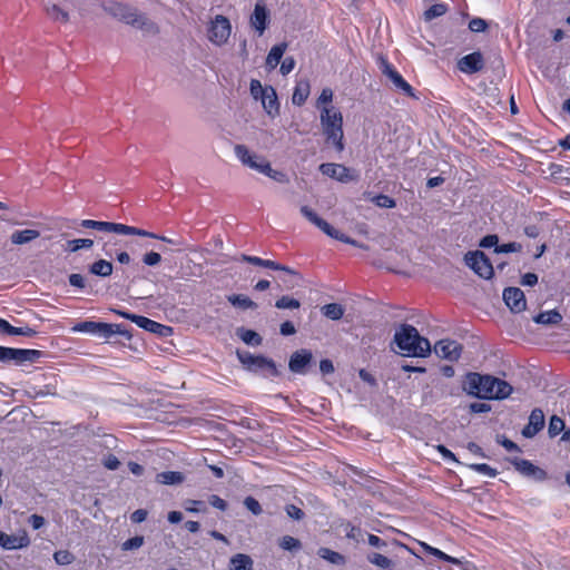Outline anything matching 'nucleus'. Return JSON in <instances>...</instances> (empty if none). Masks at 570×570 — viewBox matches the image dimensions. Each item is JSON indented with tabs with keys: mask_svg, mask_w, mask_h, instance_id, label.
<instances>
[{
	"mask_svg": "<svg viewBox=\"0 0 570 570\" xmlns=\"http://www.w3.org/2000/svg\"><path fill=\"white\" fill-rule=\"evenodd\" d=\"M463 390L469 395L483 400H502L512 393V386L507 381L475 372L466 374Z\"/></svg>",
	"mask_w": 570,
	"mask_h": 570,
	"instance_id": "obj_1",
	"label": "nucleus"
},
{
	"mask_svg": "<svg viewBox=\"0 0 570 570\" xmlns=\"http://www.w3.org/2000/svg\"><path fill=\"white\" fill-rule=\"evenodd\" d=\"M394 342L405 356L425 357L431 352L430 341L410 324H402L394 334Z\"/></svg>",
	"mask_w": 570,
	"mask_h": 570,
	"instance_id": "obj_2",
	"label": "nucleus"
},
{
	"mask_svg": "<svg viewBox=\"0 0 570 570\" xmlns=\"http://www.w3.org/2000/svg\"><path fill=\"white\" fill-rule=\"evenodd\" d=\"M320 119L326 142L332 144L338 153L343 151L344 134L342 112L333 106H325L321 109Z\"/></svg>",
	"mask_w": 570,
	"mask_h": 570,
	"instance_id": "obj_3",
	"label": "nucleus"
},
{
	"mask_svg": "<svg viewBox=\"0 0 570 570\" xmlns=\"http://www.w3.org/2000/svg\"><path fill=\"white\" fill-rule=\"evenodd\" d=\"M107 10L114 17L127 24H131L147 32H158V27L155 22L148 20L144 14L139 13L136 9H132L127 4L114 2Z\"/></svg>",
	"mask_w": 570,
	"mask_h": 570,
	"instance_id": "obj_4",
	"label": "nucleus"
},
{
	"mask_svg": "<svg viewBox=\"0 0 570 570\" xmlns=\"http://www.w3.org/2000/svg\"><path fill=\"white\" fill-rule=\"evenodd\" d=\"M301 213L307 220H309L312 224L317 226L327 236H330L334 239L341 240L343 243L351 244L353 246H360L355 239H352L351 237H348L345 234L341 233L340 230L335 229L331 224H328L325 219L320 217L308 206H302Z\"/></svg>",
	"mask_w": 570,
	"mask_h": 570,
	"instance_id": "obj_5",
	"label": "nucleus"
},
{
	"mask_svg": "<svg viewBox=\"0 0 570 570\" xmlns=\"http://www.w3.org/2000/svg\"><path fill=\"white\" fill-rule=\"evenodd\" d=\"M234 150L243 165L255 169L268 177H275L274 174H276V171L273 170L269 161H267L264 157L252 154L245 145H236Z\"/></svg>",
	"mask_w": 570,
	"mask_h": 570,
	"instance_id": "obj_6",
	"label": "nucleus"
},
{
	"mask_svg": "<svg viewBox=\"0 0 570 570\" xmlns=\"http://www.w3.org/2000/svg\"><path fill=\"white\" fill-rule=\"evenodd\" d=\"M240 363L249 371L262 372L268 375H276L277 368L273 360L263 355H254L249 352L238 353Z\"/></svg>",
	"mask_w": 570,
	"mask_h": 570,
	"instance_id": "obj_7",
	"label": "nucleus"
},
{
	"mask_svg": "<svg viewBox=\"0 0 570 570\" xmlns=\"http://www.w3.org/2000/svg\"><path fill=\"white\" fill-rule=\"evenodd\" d=\"M466 265L480 277L490 279L493 274V266L489 257L481 250L469 252L464 256Z\"/></svg>",
	"mask_w": 570,
	"mask_h": 570,
	"instance_id": "obj_8",
	"label": "nucleus"
},
{
	"mask_svg": "<svg viewBox=\"0 0 570 570\" xmlns=\"http://www.w3.org/2000/svg\"><path fill=\"white\" fill-rule=\"evenodd\" d=\"M230 32L232 26L229 20L225 16L217 14L208 28V39L213 43L222 46L227 42Z\"/></svg>",
	"mask_w": 570,
	"mask_h": 570,
	"instance_id": "obj_9",
	"label": "nucleus"
},
{
	"mask_svg": "<svg viewBox=\"0 0 570 570\" xmlns=\"http://www.w3.org/2000/svg\"><path fill=\"white\" fill-rule=\"evenodd\" d=\"M320 171L340 183H350L358 179V174L345 165L335 163H324L320 166Z\"/></svg>",
	"mask_w": 570,
	"mask_h": 570,
	"instance_id": "obj_10",
	"label": "nucleus"
},
{
	"mask_svg": "<svg viewBox=\"0 0 570 570\" xmlns=\"http://www.w3.org/2000/svg\"><path fill=\"white\" fill-rule=\"evenodd\" d=\"M382 72L392 81V83L396 90L401 91L403 95H405L410 98L419 99V97L415 94L414 88L403 78V76L387 60H383V62H382Z\"/></svg>",
	"mask_w": 570,
	"mask_h": 570,
	"instance_id": "obj_11",
	"label": "nucleus"
},
{
	"mask_svg": "<svg viewBox=\"0 0 570 570\" xmlns=\"http://www.w3.org/2000/svg\"><path fill=\"white\" fill-rule=\"evenodd\" d=\"M80 225L83 228L97 229L106 233H116L121 235L138 234L134 226H128L120 223L83 219L81 220Z\"/></svg>",
	"mask_w": 570,
	"mask_h": 570,
	"instance_id": "obj_12",
	"label": "nucleus"
},
{
	"mask_svg": "<svg viewBox=\"0 0 570 570\" xmlns=\"http://www.w3.org/2000/svg\"><path fill=\"white\" fill-rule=\"evenodd\" d=\"M118 315H120L124 318L130 320L134 322L137 326H139L142 330H146L150 333L155 334H165V332L171 331L169 326L163 325L154 320H150L142 315H136L129 312L124 311H116Z\"/></svg>",
	"mask_w": 570,
	"mask_h": 570,
	"instance_id": "obj_13",
	"label": "nucleus"
},
{
	"mask_svg": "<svg viewBox=\"0 0 570 570\" xmlns=\"http://www.w3.org/2000/svg\"><path fill=\"white\" fill-rule=\"evenodd\" d=\"M30 538L26 530H19L17 534H8L0 531V547L4 550H18L30 546Z\"/></svg>",
	"mask_w": 570,
	"mask_h": 570,
	"instance_id": "obj_14",
	"label": "nucleus"
},
{
	"mask_svg": "<svg viewBox=\"0 0 570 570\" xmlns=\"http://www.w3.org/2000/svg\"><path fill=\"white\" fill-rule=\"evenodd\" d=\"M434 352L438 356L454 362L461 356L462 345L453 340H440L434 346Z\"/></svg>",
	"mask_w": 570,
	"mask_h": 570,
	"instance_id": "obj_15",
	"label": "nucleus"
},
{
	"mask_svg": "<svg viewBox=\"0 0 570 570\" xmlns=\"http://www.w3.org/2000/svg\"><path fill=\"white\" fill-rule=\"evenodd\" d=\"M484 67V58L480 51H474L463 56L458 60V69L466 75H473L481 71Z\"/></svg>",
	"mask_w": 570,
	"mask_h": 570,
	"instance_id": "obj_16",
	"label": "nucleus"
},
{
	"mask_svg": "<svg viewBox=\"0 0 570 570\" xmlns=\"http://www.w3.org/2000/svg\"><path fill=\"white\" fill-rule=\"evenodd\" d=\"M502 296L504 303L513 313H520L525 309V296L519 287H507Z\"/></svg>",
	"mask_w": 570,
	"mask_h": 570,
	"instance_id": "obj_17",
	"label": "nucleus"
},
{
	"mask_svg": "<svg viewBox=\"0 0 570 570\" xmlns=\"http://www.w3.org/2000/svg\"><path fill=\"white\" fill-rule=\"evenodd\" d=\"M250 26L259 36L264 33L269 23V12L262 1H257L249 18Z\"/></svg>",
	"mask_w": 570,
	"mask_h": 570,
	"instance_id": "obj_18",
	"label": "nucleus"
},
{
	"mask_svg": "<svg viewBox=\"0 0 570 570\" xmlns=\"http://www.w3.org/2000/svg\"><path fill=\"white\" fill-rule=\"evenodd\" d=\"M43 356V352L31 348L11 347L10 363L22 365L24 363H35Z\"/></svg>",
	"mask_w": 570,
	"mask_h": 570,
	"instance_id": "obj_19",
	"label": "nucleus"
},
{
	"mask_svg": "<svg viewBox=\"0 0 570 570\" xmlns=\"http://www.w3.org/2000/svg\"><path fill=\"white\" fill-rule=\"evenodd\" d=\"M544 426V414L541 409H533L529 416L528 424L522 430V435L525 438H533Z\"/></svg>",
	"mask_w": 570,
	"mask_h": 570,
	"instance_id": "obj_20",
	"label": "nucleus"
},
{
	"mask_svg": "<svg viewBox=\"0 0 570 570\" xmlns=\"http://www.w3.org/2000/svg\"><path fill=\"white\" fill-rule=\"evenodd\" d=\"M243 261L247 262L249 264L256 265V266L269 268L273 271H282L289 275L297 276V277L299 276V274L296 271H294L293 268L282 265L272 259H264L258 256L243 255Z\"/></svg>",
	"mask_w": 570,
	"mask_h": 570,
	"instance_id": "obj_21",
	"label": "nucleus"
},
{
	"mask_svg": "<svg viewBox=\"0 0 570 570\" xmlns=\"http://www.w3.org/2000/svg\"><path fill=\"white\" fill-rule=\"evenodd\" d=\"M312 352L308 350H299L292 354L289 358V370L294 373H303L305 366H307L312 361Z\"/></svg>",
	"mask_w": 570,
	"mask_h": 570,
	"instance_id": "obj_22",
	"label": "nucleus"
},
{
	"mask_svg": "<svg viewBox=\"0 0 570 570\" xmlns=\"http://www.w3.org/2000/svg\"><path fill=\"white\" fill-rule=\"evenodd\" d=\"M311 92V85L308 79H299L294 87L292 102L296 106H303L307 100Z\"/></svg>",
	"mask_w": 570,
	"mask_h": 570,
	"instance_id": "obj_23",
	"label": "nucleus"
},
{
	"mask_svg": "<svg viewBox=\"0 0 570 570\" xmlns=\"http://www.w3.org/2000/svg\"><path fill=\"white\" fill-rule=\"evenodd\" d=\"M263 107L269 116H275L279 111V104L276 91L273 87H267V90L261 96Z\"/></svg>",
	"mask_w": 570,
	"mask_h": 570,
	"instance_id": "obj_24",
	"label": "nucleus"
},
{
	"mask_svg": "<svg viewBox=\"0 0 570 570\" xmlns=\"http://www.w3.org/2000/svg\"><path fill=\"white\" fill-rule=\"evenodd\" d=\"M185 475L178 471H165L156 474V482L164 485L180 484Z\"/></svg>",
	"mask_w": 570,
	"mask_h": 570,
	"instance_id": "obj_25",
	"label": "nucleus"
},
{
	"mask_svg": "<svg viewBox=\"0 0 570 570\" xmlns=\"http://www.w3.org/2000/svg\"><path fill=\"white\" fill-rule=\"evenodd\" d=\"M287 48V45L285 42L275 45L269 50L267 57H266V66L269 69H274L277 67V65L281 62L283 55Z\"/></svg>",
	"mask_w": 570,
	"mask_h": 570,
	"instance_id": "obj_26",
	"label": "nucleus"
},
{
	"mask_svg": "<svg viewBox=\"0 0 570 570\" xmlns=\"http://www.w3.org/2000/svg\"><path fill=\"white\" fill-rule=\"evenodd\" d=\"M40 236L39 230L36 229H23V230H16L11 234V242L14 245H22L30 243L35 239H37Z\"/></svg>",
	"mask_w": 570,
	"mask_h": 570,
	"instance_id": "obj_27",
	"label": "nucleus"
},
{
	"mask_svg": "<svg viewBox=\"0 0 570 570\" xmlns=\"http://www.w3.org/2000/svg\"><path fill=\"white\" fill-rule=\"evenodd\" d=\"M230 570H253V560L248 554L236 553L229 560Z\"/></svg>",
	"mask_w": 570,
	"mask_h": 570,
	"instance_id": "obj_28",
	"label": "nucleus"
},
{
	"mask_svg": "<svg viewBox=\"0 0 570 570\" xmlns=\"http://www.w3.org/2000/svg\"><path fill=\"white\" fill-rule=\"evenodd\" d=\"M112 264L106 259H98L94 262L89 267L91 274L100 277L110 276L112 274Z\"/></svg>",
	"mask_w": 570,
	"mask_h": 570,
	"instance_id": "obj_29",
	"label": "nucleus"
},
{
	"mask_svg": "<svg viewBox=\"0 0 570 570\" xmlns=\"http://www.w3.org/2000/svg\"><path fill=\"white\" fill-rule=\"evenodd\" d=\"M561 321L562 316L556 309L542 312L534 317L535 323L544 325L559 324Z\"/></svg>",
	"mask_w": 570,
	"mask_h": 570,
	"instance_id": "obj_30",
	"label": "nucleus"
},
{
	"mask_svg": "<svg viewBox=\"0 0 570 570\" xmlns=\"http://www.w3.org/2000/svg\"><path fill=\"white\" fill-rule=\"evenodd\" d=\"M46 12L48 17L53 21H59L62 23H67L69 21V13L56 3L46 6Z\"/></svg>",
	"mask_w": 570,
	"mask_h": 570,
	"instance_id": "obj_31",
	"label": "nucleus"
},
{
	"mask_svg": "<svg viewBox=\"0 0 570 570\" xmlns=\"http://www.w3.org/2000/svg\"><path fill=\"white\" fill-rule=\"evenodd\" d=\"M317 554L320 558L333 564H344L346 561L343 554L333 551L330 548H320Z\"/></svg>",
	"mask_w": 570,
	"mask_h": 570,
	"instance_id": "obj_32",
	"label": "nucleus"
},
{
	"mask_svg": "<svg viewBox=\"0 0 570 570\" xmlns=\"http://www.w3.org/2000/svg\"><path fill=\"white\" fill-rule=\"evenodd\" d=\"M513 464L518 471L525 475H533L537 472L544 473L542 470H540L538 466H535L532 462L525 459H518L513 461Z\"/></svg>",
	"mask_w": 570,
	"mask_h": 570,
	"instance_id": "obj_33",
	"label": "nucleus"
},
{
	"mask_svg": "<svg viewBox=\"0 0 570 570\" xmlns=\"http://www.w3.org/2000/svg\"><path fill=\"white\" fill-rule=\"evenodd\" d=\"M322 312L327 318L333 321H338L344 315V308L342 307L341 304L337 303H330L324 305L322 307Z\"/></svg>",
	"mask_w": 570,
	"mask_h": 570,
	"instance_id": "obj_34",
	"label": "nucleus"
},
{
	"mask_svg": "<svg viewBox=\"0 0 570 570\" xmlns=\"http://www.w3.org/2000/svg\"><path fill=\"white\" fill-rule=\"evenodd\" d=\"M228 302L234 306H238L244 309H255L257 307V304L254 301L242 294H234L228 296Z\"/></svg>",
	"mask_w": 570,
	"mask_h": 570,
	"instance_id": "obj_35",
	"label": "nucleus"
},
{
	"mask_svg": "<svg viewBox=\"0 0 570 570\" xmlns=\"http://www.w3.org/2000/svg\"><path fill=\"white\" fill-rule=\"evenodd\" d=\"M299 306H301V303L298 299L287 296V295L279 297L275 302V307L278 309H287V308L288 309H297V308H299Z\"/></svg>",
	"mask_w": 570,
	"mask_h": 570,
	"instance_id": "obj_36",
	"label": "nucleus"
},
{
	"mask_svg": "<svg viewBox=\"0 0 570 570\" xmlns=\"http://www.w3.org/2000/svg\"><path fill=\"white\" fill-rule=\"evenodd\" d=\"M564 429V421L558 415H552L549 421L548 433L550 438L560 434Z\"/></svg>",
	"mask_w": 570,
	"mask_h": 570,
	"instance_id": "obj_37",
	"label": "nucleus"
},
{
	"mask_svg": "<svg viewBox=\"0 0 570 570\" xmlns=\"http://www.w3.org/2000/svg\"><path fill=\"white\" fill-rule=\"evenodd\" d=\"M99 323L100 322H94V321L80 322V323H77L72 327V331L73 332H80V333H90V334H95L96 335V333H97V331L99 328Z\"/></svg>",
	"mask_w": 570,
	"mask_h": 570,
	"instance_id": "obj_38",
	"label": "nucleus"
},
{
	"mask_svg": "<svg viewBox=\"0 0 570 570\" xmlns=\"http://www.w3.org/2000/svg\"><path fill=\"white\" fill-rule=\"evenodd\" d=\"M448 11V6L445 3H435L431 6L424 12L425 20H432L434 18L443 16Z\"/></svg>",
	"mask_w": 570,
	"mask_h": 570,
	"instance_id": "obj_39",
	"label": "nucleus"
},
{
	"mask_svg": "<svg viewBox=\"0 0 570 570\" xmlns=\"http://www.w3.org/2000/svg\"><path fill=\"white\" fill-rule=\"evenodd\" d=\"M94 240L90 238H78L67 242V249L70 252H77L80 248H91Z\"/></svg>",
	"mask_w": 570,
	"mask_h": 570,
	"instance_id": "obj_40",
	"label": "nucleus"
},
{
	"mask_svg": "<svg viewBox=\"0 0 570 570\" xmlns=\"http://www.w3.org/2000/svg\"><path fill=\"white\" fill-rule=\"evenodd\" d=\"M367 560H368V562L377 566L381 569H387L392 564V561L387 557H385L381 553H377V552L370 553L367 556Z\"/></svg>",
	"mask_w": 570,
	"mask_h": 570,
	"instance_id": "obj_41",
	"label": "nucleus"
},
{
	"mask_svg": "<svg viewBox=\"0 0 570 570\" xmlns=\"http://www.w3.org/2000/svg\"><path fill=\"white\" fill-rule=\"evenodd\" d=\"M135 230L138 232V234H134L135 236H141V237H149V238H154V239H159L161 242H165V243H168V244H171V245H179L180 244L176 239L168 238V237H166L164 235H158V234L145 230V229H140V228L135 227Z\"/></svg>",
	"mask_w": 570,
	"mask_h": 570,
	"instance_id": "obj_42",
	"label": "nucleus"
},
{
	"mask_svg": "<svg viewBox=\"0 0 570 570\" xmlns=\"http://www.w3.org/2000/svg\"><path fill=\"white\" fill-rule=\"evenodd\" d=\"M240 338L244 343L249 345H259L262 343L261 335L253 330H242Z\"/></svg>",
	"mask_w": 570,
	"mask_h": 570,
	"instance_id": "obj_43",
	"label": "nucleus"
},
{
	"mask_svg": "<svg viewBox=\"0 0 570 570\" xmlns=\"http://www.w3.org/2000/svg\"><path fill=\"white\" fill-rule=\"evenodd\" d=\"M470 469L489 478H495L498 475V470L487 463H474L470 465Z\"/></svg>",
	"mask_w": 570,
	"mask_h": 570,
	"instance_id": "obj_44",
	"label": "nucleus"
},
{
	"mask_svg": "<svg viewBox=\"0 0 570 570\" xmlns=\"http://www.w3.org/2000/svg\"><path fill=\"white\" fill-rule=\"evenodd\" d=\"M53 560L57 564L68 566L73 562L75 556L68 550H59L53 553Z\"/></svg>",
	"mask_w": 570,
	"mask_h": 570,
	"instance_id": "obj_45",
	"label": "nucleus"
},
{
	"mask_svg": "<svg viewBox=\"0 0 570 570\" xmlns=\"http://www.w3.org/2000/svg\"><path fill=\"white\" fill-rule=\"evenodd\" d=\"M279 547L283 550H287V551L298 550L301 548V541L294 537L284 535L279 540Z\"/></svg>",
	"mask_w": 570,
	"mask_h": 570,
	"instance_id": "obj_46",
	"label": "nucleus"
},
{
	"mask_svg": "<svg viewBox=\"0 0 570 570\" xmlns=\"http://www.w3.org/2000/svg\"><path fill=\"white\" fill-rule=\"evenodd\" d=\"M372 200L376 206L382 208H394L396 206V203L392 197L383 194L374 196Z\"/></svg>",
	"mask_w": 570,
	"mask_h": 570,
	"instance_id": "obj_47",
	"label": "nucleus"
},
{
	"mask_svg": "<svg viewBox=\"0 0 570 570\" xmlns=\"http://www.w3.org/2000/svg\"><path fill=\"white\" fill-rule=\"evenodd\" d=\"M142 544H144V537L136 535V537H132V538L126 540L125 542H122L121 549L124 551L135 550V549H139Z\"/></svg>",
	"mask_w": 570,
	"mask_h": 570,
	"instance_id": "obj_48",
	"label": "nucleus"
},
{
	"mask_svg": "<svg viewBox=\"0 0 570 570\" xmlns=\"http://www.w3.org/2000/svg\"><path fill=\"white\" fill-rule=\"evenodd\" d=\"M244 505L255 515H259L263 512L261 503L254 497H246Z\"/></svg>",
	"mask_w": 570,
	"mask_h": 570,
	"instance_id": "obj_49",
	"label": "nucleus"
},
{
	"mask_svg": "<svg viewBox=\"0 0 570 570\" xmlns=\"http://www.w3.org/2000/svg\"><path fill=\"white\" fill-rule=\"evenodd\" d=\"M469 29L472 32H484L488 29V22L482 18H472L469 22Z\"/></svg>",
	"mask_w": 570,
	"mask_h": 570,
	"instance_id": "obj_50",
	"label": "nucleus"
},
{
	"mask_svg": "<svg viewBox=\"0 0 570 570\" xmlns=\"http://www.w3.org/2000/svg\"><path fill=\"white\" fill-rule=\"evenodd\" d=\"M522 249L521 244L511 242L507 244H501L495 246V253H515Z\"/></svg>",
	"mask_w": 570,
	"mask_h": 570,
	"instance_id": "obj_51",
	"label": "nucleus"
},
{
	"mask_svg": "<svg viewBox=\"0 0 570 570\" xmlns=\"http://www.w3.org/2000/svg\"><path fill=\"white\" fill-rule=\"evenodd\" d=\"M250 94L255 99L261 98V96L264 95V92L267 90L266 88H263L262 83L257 79H252L249 83Z\"/></svg>",
	"mask_w": 570,
	"mask_h": 570,
	"instance_id": "obj_52",
	"label": "nucleus"
},
{
	"mask_svg": "<svg viewBox=\"0 0 570 570\" xmlns=\"http://www.w3.org/2000/svg\"><path fill=\"white\" fill-rule=\"evenodd\" d=\"M208 502L212 507H214L220 511H226L228 508L227 502L217 494L209 495Z\"/></svg>",
	"mask_w": 570,
	"mask_h": 570,
	"instance_id": "obj_53",
	"label": "nucleus"
},
{
	"mask_svg": "<svg viewBox=\"0 0 570 570\" xmlns=\"http://www.w3.org/2000/svg\"><path fill=\"white\" fill-rule=\"evenodd\" d=\"M204 501L200 500H188L185 503V510L190 513H197L204 511Z\"/></svg>",
	"mask_w": 570,
	"mask_h": 570,
	"instance_id": "obj_54",
	"label": "nucleus"
},
{
	"mask_svg": "<svg viewBox=\"0 0 570 570\" xmlns=\"http://www.w3.org/2000/svg\"><path fill=\"white\" fill-rule=\"evenodd\" d=\"M285 511L287 515L294 520H302L304 518L303 510L295 504H287Z\"/></svg>",
	"mask_w": 570,
	"mask_h": 570,
	"instance_id": "obj_55",
	"label": "nucleus"
},
{
	"mask_svg": "<svg viewBox=\"0 0 570 570\" xmlns=\"http://www.w3.org/2000/svg\"><path fill=\"white\" fill-rule=\"evenodd\" d=\"M160 261H161V256L159 253H156V252L146 253L142 257V262L147 266H155V265L159 264Z\"/></svg>",
	"mask_w": 570,
	"mask_h": 570,
	"instance_id": "obj_56",
	"label": "nucleus"
},
{
	"mask_svg": "<svg viewBox=\"0 0 570 570\" xmlns=\"http://www.w3.org/2000/svg\"><path fill=\"white\" fill-rule=\"evenodd\" d=\"M96 335L104 338H110L114 335L112 324L100 322Z\"/></svg>",
	"mask_w": 570,
	"mask_h": 570,
	"instance_id": "obj_57",
	"label": "nucleus"
},
{
	"mask_svg": "<svg viewBox=\"0 0 570 570\" xmlns=\"http://www.w3.org/2000/svg\"><path fill=\"white\" fill-rule=\"evenodd\" d=\"M333 100V90L331 88H324L317 99V107L321 105H328Z\"/></svg>",
	"mask_w": 570,
	"mask_h": 570,
	"instance_id": "obj_58",
	"label": "nucleus"
},
{
	"mask_svg": "<svg viewBox=\"0 0 570 570\" xmlns=\"http://www.w3.org/2000/svg\"><path fill=\"white\" fill-rule=\"evenodd\" d=\"M295 59L293 57H286L281 63V73L286 76L295 68Z\"/></svg>",
	"mask_w": 570,
	"mask_h": 570,
	"instance_id": "obj_59",
	"label": "nucleus"
},
{
	"mask_svg": "<svg viewBox=\"0 0 570 570\" xmlns=\"http://www.w3.org/2000/svg\"><path fill=\"white\" fill-rule=\"evenodd\" d=\"M28 522L33 530H39L45 525L46 520L42 515L35 513L29 517Z\"/></svg>",
	"mask_w": 570,
	"mask_h": 570,
	"instance_id": "obj_60",
	"label": "nucleus"
},
{
	"mask_svg": "<svg viewBox=\"0 0 570 570\" xmlns=\"http://www.w3.org/2000/svg\"><path fill=\"white\" fill-rule=\"evenodd\" d=\"M69 284L77 288H83L86 286L85 277L81 274L69 275Z\"/></svg>",
	"mask_w": 570,
	"mask_h": 570,
	"instance_id": "obj_61",
	"label": "nucleus"
},
{
	"mask_svg": "<svg viewBox=\"0 0 570 570\" xmlns=\"http://www.w3.org/2000/svg\"><path fill=\"white\" fill-rule=\"evenodd\" d=\"M281 334L284 336H289L296 333V328L291 321H285L281 324L279 327Z\"/></svg>",
	"mask_w": 570,
	"mask_h": 570,
	"instance_id": "obj_62",
	"label": "nucleus"
},
{
	"mask_svg": "<svg viewBox=\"0 0 570 570\" xmlns=\"http://www.w3.org/2000/svg\"><path fill=\"white\" fill-rule=\"evenodd\" d=\"M104 465L108 470H116L119 468L120 461L114 454H109L105 458Z\"/></svg>",
	"mask_w": 570,
	"mask_h": 570,
	"instance_id": "obj_63",
	"label": "nucleus"
},
{
	"mask_svg": "<svg viewBox=\"0 0 570 570\" xmlns=\"http://www.w3.org/2000/svg\"><path fill=\"white\" fill-rule=\"evenodd\" d=\"M498 240L499 238L497 235H487L481 239L480 246L484 248H490L492 246H497Z\"/></svg>",
	"mask_w": 570,
	"mask_h": 570,
	"instance_id": "obj_64",
	"label": "nucleus"
}]
</instances>
